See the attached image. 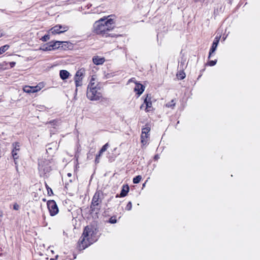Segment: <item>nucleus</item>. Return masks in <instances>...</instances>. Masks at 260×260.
Masks as SVG:
<instances>
[{"mask_svg": "<svg viewBox=\"0 0 260 260\" xmlns=\"http://www.w3.org/2000/svg\"><path fill=\"white\" fill-rule=\"evenodd\" d=\"M43 201L45 202L46 201V199H43Z\"/></svg>", "mask_w": 260, "mask_h": 260, "instance_id": "nucleus-44", "label": "nucleus"}, {"mask_svg": "<svg viewBox=\"0 0 260 260\" xmlns=\"http://www.w3.org/2000/svg\"><path fill=\"white\" fill-rule=\"evenodd\" d=\"M70 75V73L66 71V79H67L69 76Z\"/></svg>", "mask_w": 260, "mask_h": 260, "instance_id": "nucleus-39", "label": "nucleus"}, {"mask_svg": "<svg viewBox=\"0 0 260 260\" xmlns=\"http://www.w3.org/2000/svg\"><path fill=\"white\" fill-rule=\"evenodd\" d=\"M32 88L34 89V90L32 91H34V93L37 92L41 90L40 88H39V87H38V85L35 86H32Z\"/></svg>", "mask_w": 260, "mask_h": 260, "instance_id": "nucleus-33", "label": "nucleus"}, {"mask_svg": "<svg viewBox=\"0 0 260 260\" xmlns=\"http://www.w3.org/2000/svg\"><path fill=\"white\" fill-rule=\"evenodd\" d=\"M60 76L62 80L65 79V70H61L60 72Z\"/></svg>", "mask_w": 260, "mask_h": 260, "instance_id": "nucleus-31", "label": "nucleus"}, {"mask_svg": "<svg viewBox=\"0 0 260 260\" xmlns=\"http://www.w3.org/2000/svg\"><path fill=\"white\" fill-rule=\"evenodd\" d=\"M85 71L84 68L80 69L77 71L74 77L75 83L76 87L82 85V81L84 76Z\"/></svg>", "mask_w": 260, "mask_h": 260, "instance_id": "nucleus-7", "label": "nucleus"}, {"mask_svg": "<svg viewBox=\"0 0 260 260\" xmlns=\"http://www.w3.org/2000/svg\"><path fill=\"white\" fill-rule=\"evenodd\" d=\"M176 76L179 80H182L185 78L186 74L183 70H180L177 72Z\"/></svg>", "mask_w": 260, "mask_h": 260, "instance_id": "nucleus-18", "label": "nucleus"}, {"mask_svg": "<svg viewBox=\"0 0 260 260\" xmlns=\"http://www.w3.org/2000/svg\"><path fill=\"white\" fill-rule=\"evenodd\" d=\"M66 48L70 50H76L79 48L77 42L73 43L70 41H66Z\"/></svg>", "mask_w": 260, "mask_h": 260, "instance_id": "nucleus-16", "label": "nucleus"}, {"mask_svg": "<svg viewBox=\"0 0 260 260\" xmlns=\"http://www.w3.org/2000/svg\"><path fill=\"white\" fill-rule=\"evenodd\" d=\"M48 33V34L45 35L44 36L42 37L40 40L43 42H46L48 41L50 39V36Z\"/></svg>", "mask_w": 260, "mask_h": 260, "instance_id": "nucleus-27", "label": "nucleus"}, {"mask_svg": "<svg viewBox=\"0 0 260 260\" xmlns=\"http://www.w3.org/2000/svg\"><path fill=\"white\" fill-rule=\"evenodd\" d=\"M128 83L131 82H134L136 84V83H138V82L136 81V79L135 78H132L128 80Z\"/></svg>", "mask_w": 260, "mask_h": 260, "instance_id": "nucleus-36", "label": "nucleus"}, {"mask_svg": "<svg viewBox=\"0 0 260 260\" xmlns=\"http://www.w3.org/2000/svg\"><path fill=\"white\" fill-rule=\"evenodd\" d=\"M102 153H100V152H99V153L96 154L95 161L96 163H99V161H97V159H100V156L102 155Z\"/></svg>", "mask_w": 260, "mask_h": 260, "instance_id": "nucleus-34", "label": "nucleus"}, {"mask_svg": "<svg viewBox=\"0 0 260 260\" xmlns=\"http://www.w3.org/2000/svg\"><path fill=\"white\" fill-rule=\"evenodd\" d=\"M45 186L47 190L48 194L49 196H51L52 194H53V191L52 189L50 188L47 184H45Z\"/></svg>", "mask_w": 260, "mask_h": 260, "instance_id": "nucleus-29", "label": "nucleus"}, {"mask_svg": "<svg viewBox=\"0 0 260 260\" xmlns=\"http://www.w3.org/2000/svg\"><path fill=\"white\" fill-rule=\"evenodd\" d=\"M108 17H103L96 21L93 25L92 32L103 37L118 38L122 37V35L111 32L114 29L115 21L113 19L108 18Z\"/></svg>", "mask_w": 260, "mask_h": 260, "instance_id": "nucleus-1", "label": "nucleus"}, {"mask_svg": "<svg viewBox=\"0 0 260 260\" xmlns=\"http://www.w3.org/2000/svg\"><path fill=\"white\" fill-rule=\"evenodd\" d=\"M20 208V206L17 203H15L13 205V209L15 210H18Z\"/></svg>", "mask_w": 260, "mask_h": 260, "instance_id": "nucleus-35", "label": "nucleus"}, {"mask_svg": "<svg viewBox=\"0 0 260 260\" xmlns=\"http://www.w3.org/2000/svg\"><path fill=\"white\" fill-rule=\"evenodd\" d=\"M39 170L41 175H45L51 170V162L47 159H40Z\"/></svg>", "mask_w": 260, "mask_h": 260, "instance_id": "nucleus-4", "label": "nucleus"}, {"mask_svg": "<svg viewBox=\"0 0 260 260\" xmlns=\"http://www.w3.org/2000/svg\"><path fill=\"white\" fill-rule=\"evenodd\" d=\"M64 42L56 41L55 42H51V46L52 47V50H55L59 48L60 45L63 43Z\"/></svg>", "mask_w": 260, "mask_h": 260, "instance_id": "nucleus-19", "label": "nucleus"}, {"mask_svg": "<svg viewBox=\"0 0 260 260\" xmlns=\"http://www.w3.org/2000/svg\"><path fill=\"white\" fill-rule=\"evenodd\" d=\"M132 203L131 201H129L127 204V205L125 208V209L127 211H129L132 209Z\"/></svg>", "mask_w": 260, "mask_h": 260, "instance_id": "nucleus-28", "label": "nucleus"}, {"mask_svg": "<svg viewBox=\"0 0 260 260\" xmlns=\"http://www.w3.org/2000/svg\"><path fill=\"white\" fill-rule=\"evenodd\" d=\"M8 63L7 62H3L2 63H0V70H6L8 68Z\"/></svg>", "mask_w": 260, "mask_h": 260, "instance_id": "nucleus-24", "label": "nucleus"}, {"mask_svg": "<svg viewBox=\"0 0 260 260\" xmlns=\"http://www.w3.org/2000/svg\"><path fill=\"white\" fill-rule=\"evenodd\" d=\"M129 190V186L127 184H125L122 186V189L121 190L120 193L119 194H117L116 196V198H123L127 194L128 191Z\"/></svg>", "mask_w": 260, "mask_h": 260, "instance_id": "nucleus-13", "label": "nucleus"}, {"mask_svg": "<svg viewBox=\"0 0 260 260\" xmlns=\"http://www.w3.org/2000/svg\"><path fill=\"white\" fill-rule=\"evenodd\" d=\"M105 57L98 55L94 56L92 57V61L95 65H102L105 62Z\"/></svg>", "mask_w": 260, "mask_h": 260, "instance_id": "nucleus-14", "label": "nucleus"}, {"mask_svg": "<svg viewBox=\"0 0 260 260\" xmlns=\"http://www.w3.org/2000/svg\"><path fill=\"white\" fill-rule=\"evenodd\" d=\"M142 179V176L141 175H138L134 177L133 180V182L134 184L139 183Z\"/></svg>", "mask_w": 260, "mask_h": 260, "instance_id": "nucleus-22", "label": "nucleus"}, {"mask_svg": "<svg viewBox=\"0 0 260 260\" xmlns=\"http://www.w3.org/2000/svg\"><path fill=\"white\" fill-rule=\"evenodd\" d=\"M9 48V46L8 45H5L3 46L0 47V54H3L5 51H6Z\"/></svg>", "mask_w": 260, "mask_h": 260, "instance_id": "nucleus-23", "label": "nucleus"}, {"mask_svg": "<svg viewBox=\"0 0 260 260\" xmlns=\"http://www.w3.org/2000/svg\"><path fill=\"white\" fill-rule=\"evenodd\" d=\"M3 33L1 31H0V38L2 37L3 36Z\"/></svg>", "mask_w": 260, "mask_h": 260, "instance_id": "nucleus-41", "label": "nucleus"}, {"mask_svg": "<svg viewBox=\"0 0 260 260\" xmlns=\"http://www.w3.org/2000/svg\"><path fill=\"white\" fill-rule=\"evenodd\" d=\"M117 222V219L116 216H113L111 217L108 221V222L111 223H115Z\"/></svg>", "mask_w": 260, "mask_h": 260, "instance_id": "nucleus-26", "label": "nucleus"}, {"mask_svg": "<svg viewBox=\"0 0 260 260\" xmlns=\"http://www.w3.org/2000/svg\"><path fill=\"white\" fill-rule=\"evenodd\" d=\"M20 149V145L19 143L15 142L13 143L12 144V155L13 158L14 160L15 164H16V159H17L19 157V152Z\"/></svg>", "mask_w": 260, "mask_h": 260, "instance_id": "nucleus-9", "label": "nucleus"}, {"mask_svg": "<svg viewBox=\"0 0 260 260\" xmlns=\"http://www.w3.org/2000/svg\"><path fill=\"white\" fill-rule=\"evenodd\" d=\"M64 31V27H62L61 25H57L51 28L48 31V33L51 34L52 35H56L63 32Z\"/></svg>", "mask_w": 260, "mask_h": 260, "instance_id": "nucleus-11", "label": "nucleus"}, {"mask_svg": "<svg viewBox=\"0 0 260 260\" xmlns=\"http://www.w3.org/2000/svg\"><path fill=\"white\" fill-rule=\"evenodd\" d=\"M220 39V36H216V37L214 38L213 42L212 43V46L210 49L209 56H208V59H209L212 54L215 52L216 50L218 44L219 42Z\"/></svg>", "mask_w": 260, "mask_h": 260, "instance_id": "nucleus-10", "label": "nucleus"}, {"mask_svg": "<svg viewBox=\"0 0 260 260\" xmlns=\"http://www.w3.org/2000/svg\"><path fill=\"white\" fill-rule=\"evenodd\" d=\"M144 100L143 104L145 105L144 110L146 113L152 112L154 110L152 107V96L150 93H147L142 96Z\"/></svg>", "mask_w": 260, "mask_h": 260, "instance_id": "nucleus-6", "label": "nucleus"}, {"mask_svg": "<svg viewBox=\"0 0 260 260\" xmlns=\"http://www.w3.org/2000/svg\"><path fill=\"white\" fill-rule=\"evenodd\" d=\"M47 206L51 216H54L58 213V209L57 205L53 200L48 201Z\"/></svg>", "mask_w": 260, "mask_h": 260, "instance_id": "nucleus-8", "label": "nucleus"}, {"mask_svg": "<svg viewBox=\"0 0 260 260\" xmlns=\"http://www.w3.org/2000/svg\"><path fill=\"white\" fill-rule=\"evenodd\" d=\"M37 85L38 86V87L41 89L45 87V83L44 82H40Z\"/></svg>", "mask_w": 260, "mask_h": 260, "instance_id": "nucleus-32", "label": "nucleus"}, {"mask_svg": "<svg viewBox=\"0 0 260 260\" xmlns=\"http://www.w3.org/2000/svg\"><path fill=\"white\" fill-rule=\"evenodd\" d=\"M11 68H13L16 64L15 62H11L9 63Z\"/></svg>", "mask_w": 260, "mask_h": 260, "instance_id": "nucleus-37", "label": "nucleus"}, {"mask_svg": "<svg viewBox=\"0 0 260 260\" xmlns=\"http://www.w3.org/2000/svg\"><path fill=\"white\" fill-rule=\"evenodd\" d=\"M159 158V156L158 155H155L154 156V159L156 160Z\"/></svg>", "mask_w": 260, "mask_h": 260, "instance_id": "nucleus-40", "label": "nucleus"}, {"mask_svg": "<svg viewBox=\"0 0 260 260\" xmlns=\"http://www.w3.org/2000/svg\"><path fill=\"white\" fill-rule=\"evenodd\" d=\"M145 86L140 83H136L134 88V91L136 92L138 97L140 96L145 90Z\"/></svg>", "mask_w": 260, "mask_h": 260, "instance_id": "nucleus-12", "label": "nucleus"}, {"mask_svg": "<svg viewBox=\"0 0 260 260\" xmlns=\"http://www.w3.org/2000/svg\"><path fill=\"white\" fill-rule=\"evenodd\" d=\"M109 145L108 143H107L104 146H103L101 150L99 151L100 152V153H103L104 152L106 151L107 148L109 147Z\"/></svg>", "mask_w": 260, "mask_h": 260, "instance_id": "nucleus-25", "label": "nucleus"}, {"mask_svg": "<svg viewBox=\"0 0 260 260\" xmlns=\"http://www.w3.org/2000/svg\"><path fill=\"white\" fill-rule=\"evenodd\" d=\"M151 127L149 123L145 124V127L142 128L141 134V143L142 146H145L148 144L150 138V132Z\"/></svg>", "mask_w": 260, "mask_h": 260, "instance_id": "nucleus-5", "label": "nucleus"}, {"mask_svg": "<svg viewBox=\"0 0 260 260\" xmlns=\"http://www.w3.org/2000/svg\"><path fill=\"white\" fill-rule=\"evenodd\" d=\"M86 96L90 101H99L102 98L101 88L95 75L91 78L87 86Z\"/></svg>", "mask_w": 260, "mask_h": 260, "instance_id": "nucleus-2", "label": "nucleus"}, {"mask_svg": "<svg viewBox=\"0 0 260 260\" xmlns=\"http://www.w3.org/2000/svg\"><path fill=\"white\" fill-rule=\"evenodd\" d=\"M216 59H215L214 60H210L208 62L207 64L209 66H214L216 64Z\"/></svg>", "mask_w": 260, "mask_h": 260, "instance_id": "nucleus-30", "label": "nucleus"}, {"mask_svg": "<svg viewBox=\"0 0 260 260\" xmlns=\"http://www.w3.org/2000/svg\"><path fill=\"white\" fill-rule=\"evenodd\" d=\"M40 50L44 51L52 50V47L51 46V42L48 44H46L40 48Z\"/></svg>", "mask_w": 260, "mask_h": 260, "instance_id": "nucleus-17", "label": "nucleus"}, {"mask_svg": "<svg viewBox=\"0 0 260 260\" xmlns=\"http://www.w3.org/2000/svg\"><path fill=\"white\" fill-rule=\"evenodd\" d=\"M145 105H144V104H143H143L140 106V109L141 110H142V109H143L144 108H145Z\"/></svg>", "mask_w": 260, "mask_h": 260, "instance_id": "nucleus-38", "label": "nucleus"}, {"mask_svg": "<svg viewBox=\"0 0 260 260\" xmlns=\"http://www.w3.org/2000/svg\"><path fill=\"white\" fill-rule=\"evenodd\" d=\"M176 105L175 100H172L171 102H168L166 104V107L167 108H171L173 109Z\"/></svg>", "mask_w": 260, "mask_h": 260, "instance_id": "nucleus-21", "label": "nucleus"}, {"mask_svg": "<svg viewBox=\"0 0 260 260\" xmlns=\"http://www.w3.org/2000/svg\"><path fill=\"white\" fill-rule=\"evenodd\" d=\"M102 192L100 190L96 191L92 199L90 206L91 213H98L101 210V205L102 203Z\"/></svg>", "mask_w": 260, "mask_h": 260, "instance_id": "nucleus-3", "label": "nucleus"}, {"mask_svg": "<svg viewBox=\"0 0 260 260\" xmlns=\"http://www.w3.org/2000/svg\"><path fill=\"white\" fill-rule=\"evenodd\" d=\"M223 11V5L221 3H217L214 7L213 15L214 16H216Z\"/></svg>", "mask_w": 260, "mask_h": 260, "instance_id": "nucleus-15", "label": "nucleus"}, {"mask_svg": "<svg viewBox=\"0 0 260 260\" xmlns=\"http://www.w3.org/2000/svg\"><path fill=\"white\" fill-rule=\"evenodd\" d=\"M69 30V28L68 27L66 26V31H67Z\"/></svg>", "mask_w": 260, "mask_h": 260, "instance_id": "nucleus-43", "label": "nucleus"}, {"mask_svg": "<svg viewBox=\"0 0 260 260\" xmlns=\"http://www.w3.org/2000/svg\"><path fill=\"white\" fill-rule=\"evenodd\" d=\"M23 90L24 92L28 93H34V92L32 91L34 90L32 86H25L23 88Z\"/></svg>", "mask_w": 260, "mask_h": 260, "instance_id": "nucleus-20", "label": "nucleus"}, {"mask_svg": "<svg viewBox=\"0 0 260 260\" xmlns=\"http://www.w3.org/2000/svg\"><path fill=\"white\" fill-rule=\"evenodd\" d=\"M68 176L70 177L71 176V173H68Z\"/></svg>", "mask_w": 260, "mask_h": 260, "instance_id": "nucleus-42", "label": "nucleus"}]
</instances>
